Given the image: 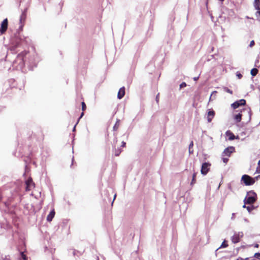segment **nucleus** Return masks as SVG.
Instances as JSON below:
<instances>
[{
  "label": "nucleus",
  "mask_w": 260,
  "mask_h": 260,
  "mask_svg": "<svg viewBox=\"0 0 260 260\" xmlns=\"http://www.w3.org/2000/svg\"><path fill=\"white\" fill-rule=\"evenodd\" d=\"M225 134L226 136L229 137V140H233L236 138L234 134L230 131H226Z\"/></svg>",
  "instance_id": "nucleus-13"
},
{
  "label": "nucleus",
  "mask_w": 260,
  "mask_h": 260,
  "mask_svg": "<svg viewBox=\"0 0 260 260\" xmlns=\"http://www.w3.org/2000/svg\"><path fill=\"white\" fill-rule=\"evenodd\" d=\"M247 210L248 211V212H251V211L253 209V207L251 206H247L246 207Z\"/></svg>",
  "instance_id": "nucleus-29"
},
{
  "label": "nucleus",
  "mask_w": 260,
  "mask_h": 260,
  "mask_svg": "<svg viewBox=\"0 0 260 260\" xmlns=\"http://www.w3.org/2000/svg\"><path fill=\"white\" fill-rule=\"evenodd\" d=\"M239 79H241L242 77V75L241 74L237 75Z\"/></svg>",
  "instance_id": "nucleus-33"
},
{
  "label": "nucleus",
  "mask_w": 260,
  "mask_h": 260,
  "mask_svg": "<svg viewBox=\"0 0 260 260\" xmlns=\"http://www.w3.org/2000/svg\"><path fill=\"white\" fill-rule=\"evenodd\" d=\"M253 5L255 9L260 10V0H254Z\"/></svg>",
  "instance_id": "nucleus-14"
},
{
  "label": "nucleus",
  "mask_w": 260,
  "mask_h": 260,
  "mask_svg": "<svg viewBox=\"0 0 260 260\" xmlns=\"http://www.w3.org/2000/svg\"><path fill=\"white\" fill-rule=\"evenodd\" d=\"M243 236V234L242 233H235L231 237V240L233 243H237L240 241Z\"/></svg>",
  "instance_id": "nucleus-4"
},
{
  "label": "nucleus",
  "mask_w": 260,
  "mask_h": 260,
  "mask_svg": "<svg viewBox=\"0 0 260 260\" xmlns=\"http://www.w3.org/2000/svg\"><path fill=\"white\" fill-rule=\"evenodd\" d=\"M186 86V84L185 82H182L180 85V87L181 88H183V87H185V86Z\"/></svg>",
  "instance_id": "nucleus-28"
},
{
  "label": "nucleus",
  "mask_w": 260,
  "mask_h": 260,
  "mask_svg": "<svg viewBox=\"0 0 260 260\" xmlns=\"http://www.w3.org/2000/svg\"><path fill=\"white\" fill-rule=\"evenodd\" d=\"M255 44V42L254 41V40H252L250 43V44H249V46L250 47H252Z\"/></svg>",
  "instance_id": "nucleus-27"
},
{
  "label": "nucleus",
  "mask_w": 260,
  "mask_h": 260,
  "mask_svg": "<svg viewBox=\"0 0 260 260\" xmlns=\"http://www.w3.org/2000/svg\"><path fill=\"white\" fill-rule=\"evenodd\" d=\"M125 146H126V143H125V142H124V141H123V142H122L121 147H125Z\"/></svg>",
  "instance_id": "nucleus-31"
},
{
  "label": "nucleus",
  "mask_w": 260,
  "mask_h": 260,
  "mask_svg": "<svg viewBox=\"0 0 260 260\" xmlns=\"http://www.w3.org/2000/svg\"><path fill=\"white\" fill-rule=\"evenodd\" d=\"M25 190L26 191H30L35 187V184L31 177L28 178L25 181Z\"/></svg>",
  "instance_id": "nucleus-3"
},
{
  "label": "nucleus",
  "mask_w": 260,
  "mask_h": 260,
  "mask_svg": "<svg viewBox=\"0 0 260 260\" xmlns=\"http://www.w3.org/2000/svg\"><path fill=\"white\" fill-rule=\"evenodd\" d=\"M26 53H27V52H26V51L22 52L19 54V55H26Z\"/></svg>",
  "instance_id": "nucleus-32"
},
{
  "label": "nucleus",
  "mask_w": 260,
  "mask_h": 260,
  "mask_svg": "<svg viewBox=\"0 0 260 260\" xmlns=\"http://www.w3.org/2000/svg\"><path fill=\"white\" fill-rule=\"evenodd\" d=\"M258 165L260 166V160L258 162Z\"/></svg>",
  "instance_id": "nucleus-38"
},
{
  "label": "nucleus",
  "mask_w": 260,
  "mask_h": 260,
  "mask_svg": "<svg viewBox=\"0 0 260 260\" xmlns=\"http://www.w3.org/2000/svg\"><path fill=\"white\" fill-rule=\"evenodd\" d=\"M55 211L53 209L52 211H51L50 213L48 215L47 217V220L49 222H50L52 220V219L54 218L55 216Z\"/></svg>",
  "instance_id": "nucleus-12"
},
{
  "label": "nucleus",
  "mask_w": 260,
  "mask_h": 260,
  "mask_svg": "<svg viewBox=\"0 0 260 260\" xmlns=\"http://www.w3.org/2000/svg\"><path fill=\"white\" fill-rule=\"evenodd\" d=\"M228 246H229V245H228V243H227V241H226L225 240H224L222 242V243L221 245H220V246L218 248V249H219V248H226V247H227Z\"/></svg>",
  "instance_id": "nucleus-20"
},
{
  "label": "nucleus",
  "mask_w": 260,
  "mask_h": 260,
  "mask_svg": "<svg viewBox=\"0 0 260 260\" xmlns=\"http://www.w3.org/2000/svg\"><path fill=\"white\" fill-rule=\"evenodd\" d=\"M81 105L82 112L81 113V116L79 117V120L84 115V111L86 109V106L84 102H82Z\"/></svg>",
  "instance_id": "nucleus-15"
},
{
  "label": "nucleus",
  "mask_w": 260,
  "mask_h": 260,
  "mask_svg": "<svg viewBox=\"0 0 260 260\" xmlns=\"http://www.w3.org/2000/svg\"><path fill=\"white\" fill-rule=\"evenodd\" d=\"M211 164L208 162H204L202 164L201 172L203 175H206L209 171Z\"/></svg>",
  "instance_id": "nucleus-5"
},
{
  "label": "nucleus",
  "mask_w": 260,
  "mask_h": 260,
  "mask_svg": "<svg viewBox=\"0 0 260 260\" xmlns=\"http://www.w3.org/2000/svg\"><path fill=\"white\" fill-rule=\"evenodd\" d=\"M246 104V101L244 99H241L239 101H236L232 104V107L233 109H236L240 106H244Z\"/></svg>",
  "instance_id": "nucleus-8"
},
{
  "label": "nucleus",
  "mask_w": 260,
  "mask_h": 260,
  "mask_svg": "<svg viewBox=\"0 0 260 260\" xmlns=\"http://www.w3.org/2000/svg\"><path fill=\"white\" fill-rule=\"evenodd\" d=\"M241 181L246 186L253 185L255 182V178H252L248 175H243L241 178Z\"/></svg>",
  "instance_id": "nucleus-2"
},
{
  "label": "nucleus",
  "mask_w": 260,
  "mask_h": 260,
  "mask_svg": "<svg viewBox=\"0 0 260 260\" xmlns=\"http://www.w3.org/2000/svg\"><path fill=\"white\" fill-rule=\"evenodd\" d=\"M246 204H245V203H244V205L243 206V208H246V207H247V206H246Z\"/></svg>",
  "instance_id": "nucleus-36"
},
{
  "label": "nucleus",
  "mask_w": 260,
  "mask_h": 260,
  "mask_svg": "<svg viewBox=\"0 0 260 260\" xmlns=\"http://www.w3.org/2000/svg\"><path fill=\"white\" fill-rule=\"evenodd\" d=\"M8 26V20L7 18L5 19L1 23L0 32L2 34H4L7 30Z\"/></svg>",
  "instance_id": "nucleus-6"
},
{
  "label": "nucleus",
  "mask_w": 260,
  "mask_h": 260,
  "mask_svg": "<svg viewBox=\"0 0 260 260\" xmlns=\"http://www.w3.org/2000/svg\"><path fill=\"white\" fill-rule=\"evenodd\" d=\"M223 90L224 91L228 92V93H229L230 94H233V91L230 89H229L228 87H224L223 88Z\"/></svg>",
  "instance_id": "nucleus-21"
},
{
  "label": "nucleus",
  "mask_w": 260,
  "mask_h": 260,
  "mask_svg": "<svg viewBox=\"0 0 260 260\" xmlns=\"http://www.w3.org/2000/svg\"><path fill=\"white\" fill-rule=\"evenodd\" d=\"M223 0H222V1H223Z\"/></svg>",
  "instance_id": "nucleus-41"
},
{
  "label": "nucleus",
  "mask_w": 260,
  "mask_h": 260,
  "mask_svg": "<svg viewBox=\"0 0 260 260\" xmlns=\"http://www.w3.org/2000/svg\"><path fill=\"white\" fill-rule=\"evenodd\" d=\"M215 115V112L213 109H209L207 113V120L208 122H211L212 119Z\"/></svg>",
  "instance_id": "nucleus-10"
},
{
  "label": "nucleus",
  "mask_w": 260,
  "mask_h": 260,
  "mask_svg": "<svg viewBox=\"0 0 260 260\" xmlns=\"http://www.w3.org/2000/svg\"><path fill=\"white\" fill-rule=\"evenodd\" d=\"M254 257L260 260V253H255L254 255Z\"/></svg>",
  "instance_id": "nucleus-24"
},
{
  "label": "nucleus",
  "mask_w": 260,
  "mask_h": 260,
  "mask_svg": "<svg viewBox=\"0 0 260 260\" xmlns=\"http://www.w3.org/2000/svg\"><path fill=\"white\" fill-rule=\"evenodd\" d=\"M235 147L233 146L228 147L225 148L223 153L222 156H227L228 157L231 156V153H233L235 151Z\"/></svg>",
  "instance_id": "nucleus-7"
},
{
  "label": "nucleus",
  "mask_w": 260,
  "mask_h": 260,
  "mask_svg": "<svg viewBox=\"0 0 260 260\" xmlns=\"http://www.w3.org/2000/svg\"><path fill=\"white\" fill-rule=\"evenodd\" d=\"M256 199V194L254 192L250 191L248 192L247 196L245 198L244 202L245 204H252L255 202Z\"/></svg>",
  "instance_id": "nucleus-1"
},
{
  "label": "nucleus",
  "mask_w": 260,
  "mask_h": 260,
  "mask_svg": "<svg viewBox=\"0 0 260 260\" xmlns=\"http://www.w3.org/2000/svg\"><path fill=\"white\" fill-rule=\"evenodd\" d=\"M197 173L194 172L192 175V180L190 182V185L193 186L196 183V176Z\"/></svg>",
  "instance_id": "nucleus-17"
},
{
  "label": "nucleus",
  "mask_w": 260,
  "mask_h": 260,
  "mask_svg": "<svg viewBox=\"0 0 260 260\" xmlns=\"http://www.w3.org/2000/svg\"><path fill=\"white\" fill-rule=\"evenodd\" d=\"M156 100L157 102L158 103V95H157L156 98Z\"/></svg>",
  "instance_id": "nucleus-37"
},
{
  "label": "nucleus",
  "mask_w": 260,
  "mask_h": 260,
  "mask_svg": "<svg viewBox=\"0 0 260 260\" xmlns=\"http://www.w3.org/2000/svg\"><path fill=\"white\" fill-rule=\"evenodd\" d=\"M245 260H255V259L254 258H252L251 259H249L248 258H246L245 259Z\"/></svg>",
  "instance_id": "nucleus-34"
},
{
  "label": "nucleus",
  "mask_w": 260,
  "mask_h": 260,
  "mask_svg": "<svg viewBox=\"0 0 260 260\" xmlns=\"http://www.w3.org/2000/svg\"><path fill=\"white\" fill-rule=\"evenodd\" d=\"M258 70L256 68H253L251 70L250 73L252 76H255L258 73Z\"/></svg>",
  "instance_id": "nucleus-19"
},
{
  "label": "nucleus",
  "mask_w": 260,
  "mask_h": 260,
  "mask_svg": "<svg viewBox=\"0 0 260 260\" xmlns=\"http://www.w3.org/2000/svg\"><path fill=\"white\" fill-rule=\"evenodd\" d=\"M119 125H120V120H117L113 127V131H117L118 129L119 128Z\"/></svg>",
  "instance_id": "nucleus-18"
},
{
  "label": "nucleus",
  "mask_w": 260,
  "mask_h": 260,
  "mask_svg": "<svg viewBox=\"0 0 260 260\" xmlns=\"http://www.w3.org/2000/svg\"><path fill=\"white\" fill-rule=\"evenodd\" d=\"M254 246L255 248H258L259 246V245L258 244H255Z\"/></svg>",
  "instance_id": "nucleus-35"
},
{
  "label": "nucleus",
  "mask_w": 260,
  "mask_h": 260,
  "mask_svg": "<svg viewBox=\"0 0 260 260\" xmlns=\"http://www.w3.org/2000/svg\"><path fill=\"white\" fill-rule=\"evenodd\" d=\"M122 150L121 149H116L115 151V155L116 156H119Z\"/></svg>",
  "instance_id": "nucleus-23"
},
{
  "label": "nucleus",
  "mask_w": 260,
  "mask_h": 260,
  "mask_svg": "<svg viewBox=\"0 0 260 260\" xmlns=\"http://www.w3.org/2000/svg\"><path fill=\"white\" fill-rule=\"evenodd\" d=\"M21 257L24 260H27V256L24 253V252H22L21 253Z\"/></svg>",
  "instance_id": "nucleus-25"
},
{
  "label": "nucleus",
  "mask_w": 260,
  "mask_h": 260,
  "mask_svg": "<svg viewBox=\"0 0 260 260\" xmlns=\"http://www.w3.org/2000/svg\"><path fill=\"white\" fill-rule=\"evenodd\" d=\"M125 95V88L122 87L120 88L117 94V98L119 99H121Z\"/></svg>",
  "instance_id": "nucleus-11"
},
{
  "label": "nucleus",
  "mask_w": 260,
  "mask_h": 260,
  "mask_svg": "<svg viewBox=\"0 0 260 260\" xmlns=\"http://www.w3.org/2000/svg\"><path fill=\"white\" fill-rule=\"evenodd\" d=\"M26 18V14L25 11H23L22 13L21 14L20 17V23L21 24V26L20 27V28L22 30V27L24 26L25 19Z\"/></svg>",
  "instance_id": "nucleus-9"
},
{
  "label": "nucleus",
  "mask_w": 260,
  "mask_h": 260,
  "mask_svg": "<svg viewBox=\"0 0 260 260\" xmlns=\"http://www.w3.org/2000/svg\"><path fill=\"white\" fill-rule=\"evenodd\" d=\"M222 160H223V162L226 164L229 161V158H228V157H223Z\"/></svg>",
  "instance_id": "nucleus-26"
},
{
  "label": "nucleus",
  "mask_w": 260,
  "mask_h": 260,
  "mask_svg": "<svg viewBox=\"0 0 260 260\" xmlns=\"http://www.w3.org/2000/svg\"><path fill=\"white\" fill-rule=\"evenodd\" d=\"M116 197V194H115L114 195V200H115V199Z\"/></svg>",
  "instance_id": "nucleus-39"
},
{
  "label": "nucleus",
  "mask_w": 260,
  "mask_h": 260,
  "mask_svg": "<svg viewBox=\"0 0 260 260\" xmlns=\"http://www.w3.org/2000/svg\"><path fill=\"white\" fill-rule=\"evenodd\" d=\"M256 172L257 173H260V166L258 165L256 168Z\"/></svg>",
  "instance_id": "nucleus-30"
},
{
  "label": "nucleus",
  "mask_w": 260,
  "mask_h": 260,
  "mask_svg": "<svg viewBox=\"0 0 260 260\" xmlns=\"http://www.w3.org/2000/svg\"><path fill=\"white\" fill-rule=\"evenodd\" d=\"M242 116V114L241 113H239L238 114L235 115L234 119L237 122H239L241 120Z\"/></svg>",
  "instance_id": "nucleus-16"
},
{
  "label": "nucleus",
  "mask_w": 260,
  "mask_h": 260,
  "mask_svg": "<svg viewBox=\"0 0 260 260\" xmlns=\"http://www.w3.org/2000/svg\"><path fill=\"white\" fill-rule=\"evenodd\" d=\"M193 146V141H191L189 145V152L190 153H193V150H191V149L192 148Z\"/></svg>",
  "instance_id": "nucleus-22"
},
{
  "label": "nucleus",
  "mask_w": 260,
  "mask_h": 260,
  "mask_svg": "<svg viewBox=\"0 0 260 260\" xmlns=\"http://www.w3.org/2000/svg\"><path fill=\"white\" fill-rule=\"evenodd\" d=\"M197 79H198V78H194V80H197Z\"/></svg>",
  "instance_id": "nucleus-40"
}]
</instances>
